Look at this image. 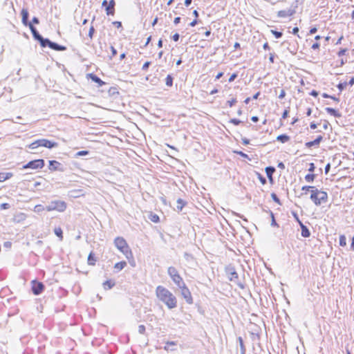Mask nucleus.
Masks as SVG:
<instances>
[{"label":"nucleus","instance_id":"f257e3e1","mask_svg":"<svg viewBox=\"0 0 354 354\" xmlns=\"http://www.w3.org/2000/svg\"><path fill=\"white\" fill-rule=\"evenodd\" d=\"M157 299L164 304L167 308L173 309L177 307L178 300L176 297L166 287L158 286L155 290Z\"/></svg>","mask_w":354,"mask_h":354},{"label":"nucleus","instance_id":"f03ea898","mask_svg":"<svg viewBox=\"0 0 354 354\" xmlns=\"http://www.w3.org/2000/svg\"><path fill=\"white\" fill-rule=\"evenodd\" d=\"M301 190L307 194L310 192V198L316 206H320L328 201V196L326 192L318 189L315 186H303Z\"/></svg>","mask_w":354,"mask_h":354},{"label":"nucleus","instance_id":"7ed1b4c3","mask_svg":"<svg viewBox=\"0 0 354 354\" xmlns=\"http://www.w3.org/2000/svg\"><path fill=\"white\" fill-rule=\"evenodd\" d=\"M114 244L127 259H133L132 251L123 237H116L114 240Z\"/></svg>","mask_w":354,"mask_h":354},{"label":"nucleus","instance_id":"20e7f679","mask_svg":"<svg viewBox=\"0 0 354 354\" xmlns=\"http://www.w3.org/2000/svg\"><path fill=\"white\" fill-rule=\"evenodd\" d=\"M58 144L56 142H53L47 139H39L30 143L28 145V148L30 149H35L39 147H43L48 149H52L57 147Z\"/></svg>","mask_w":354,"mask_h":354},{"label":"nucleus","instance_id":"39448f33","mask_svg":"<svg viewBox=\"0 0 354 354\" xmlns=\"http://www.w3.org/2000/svg\"><path fill=\"white\" fill-rule=\"evenodd\" d=\"M167 274L172 280V281L177 286H180L184 283L183 277L179 273V271L174 266H169L167 268Z\"/></svg>","mask_w":354,"mask_h":354},{"label":"nucleus","instance_id":"423d86ee","mask_svg":"<svg viewBox=\"0 0 354 354\" xmlns=\"http://www.w3.org/2000/svg\"><path fill=\"white\" fill-rule=\"evenodd\" d=\"M66 207V203L63 201H53L45 207V210L47 212L57 211L62 212L65 211Z\"/></svg>","mask_w":354,"mask_h":354},{"label":"nucleus","instance_id":"0eeeda50","mask_svg":"<svg viewBox=\"0 0 354 354\" xmlns=\"http://www.w3.org/2000/svg\"><path fill=\"white\" fill-rule=\"evenodd\" d=\"M178 287L180 290V294L182 297L185 299L186 302L189 304H192L194 301L193 297L189 289L186 286V284L184 283Z\"/></svg>","mask_w":354,"mask_h":354},{"label":"nucleus","instance_id":"6e6552de","mask_svg":"<svg viewBox=\"0 0 354 354\" xmlns=\"http://www.w3.org/2000/svg\"><path fill=\"white\" fill-rule=\"evenodd\" d=\"M44 167V160L43 159H37L28 162L27 164L23 166L24 169H41Z\"/></svg>","mask_w":354,"mask_h":354},{"label":"nucleus","instance_id":"1a4fd4ad","mask_svg":"<svg viewBox=\"0 0 354 354\" xmlns=\"http://www.w3.org/2000/svg\"><path fill=\"white\" fill-rule=\"evenodd\" d=\"M102 6L105 8L106 14L107 15L113 16L115 15V0H110L109 3L106 0H104Z\"/></svg>","mask_w":354,"mask_h":354},{"label":"nucleus","instance_id":"9d476101","mask_svg":"<svg viewBox=\"0 0 354 354\" xmlns=\"http://www.w3.org/2000/svg\"><path fill=\"white\" fill-rule=\"evenodd\" d=\"M31 288L34 295H38L44 290V286L41 282L33 280L31 282Z\"/></svg>","mask_w":354,"mask_h":354},{"label":"nucleus","instance_id":"9b49d317","mask_svg":"<svg viewBox=\"0 0 354 354\" xmlns=\"http://www.w3.org/2000/svg\"><path fill=\"white\" fill-rule=\"evenodd\" d=\"M295 13V10L294 9H286L282 10L277 12V17L279 18H288L292 17Z\"/></svg>","mask_w":354,"mask_h":354},{"label":"nucleus","instance_id":"f8f14e48","mask_svg":"<svg viewBox=\"0 0 354 354\" xmlns=\"http://www.w3.org/2000/svg\"><path fill=\"white\" fill-rule=\"evenodd\" d=\"M323 140V136L319 135L316 139L313 141L307 142L305 144V146L307 148H311L313 147H319L320 142Z\"/></svg>","mask_w":354,"mask_h":354},{"label":"nucleus","instance_id":"ddd939ff","mask_svg":"<svg viewBox=\"0 0 354 354\" xmlns=\"http://www.w3.org/2000/svg\"><path fill=\"white\" fill-rule=\"evenodd\" d=\"M87 77L91 79L93 82L97 83L99 86H102L105 84V82H103L100 77H98L97 75L89 73L87 75Z\"/></svg>","mask_w":354,"mask_h":354},{"label":"nucleus","instance_id":"4468645a","mask_svg":"<svg viewBox=\"0 0 354 354\" xmlns=\"http://www.w3.org/2000/svg\"><path fill=\"white\" fill-rule=\"evenodd\" d=\"M60 166H61V164L58 161H56V160H50L49 161L48 168L50 171L59 170Z\"/></svg>","mask_w":354,"mask_h":354},{"label":"nucleus","instance_id":"2eb2a0df","mask_svg":"<svg viewBox=\"0 0 354 354\" xmlns=\"http://www.w3.org/2000/svg\"><path fill=\"white\" fill-rule=\"evenodd\" d=\"M48 47L50 48L51 49H53L55 50H59V51L66 50V47L64 46H60V45H59L56 43L52 42V41H48Z\"/></svg>","mask_w":354,"mask_h":354},{"label":"nucleus","instance_id":"dca6fc26","mask_svg":"<svg viewBox=\"0 0 354 354\" xmlns=\"http://www.w3.org/2000/svg\"><path fill=\"white\" fill-rule=\"evenodd\" d=\"M28 26L32 33V35L34 36L35 39L38 40L39 41L42 39V37L38 33L36 28L32 26V24H29Z\"/></svg>","mask_w":354,"mask_h":354},{"label":"nucleus","instance_id":"f3484780","mask_svg":"<svg viewBox=\"0 0 354 354\" xmlns=\"http://www.w3.org/2000/svg\"><path fill=\"white\" fill-rule=\"evenodd\" d=\"M21 16H22V23L25 26H28L30 23L28 22V12L26 9L23 8L21 10Z\"/></svg>","mask_w":354,"mask_h":354},{"label":"nucleus","instance_id":"a211bd4d","mask_svg":"<svg viewBox=\"0 0 354 354\" xmlns=\"http://www.w3.org/2000/svg\"><path fill=\"white\" fill-rule=\"evenodd\" d=\"M12 176V174L10 172H0V183L4 182L5 180L10 179Z\"/></svg>","mask_w":354,"mask_h":354},{"label":"nucleus","instance_id":"6ab92c4d","mask_svg":"<svg viewBox=\"0 0 354 354\" xmlns=\"http://www.w3.org/2000/svg\"><path fill=\"white\" fill-rule=\"evenodd\" d=\"M102 286L104 290H109L115 286V282L113 280L109 279L105 281Z\"/></svg>","mask_w":354,"mask_h":354},{"label":"nucleus","instance_id":"aec40b11","mask_svg":"<svg viewBox=\"0 0 354 354\" xmlns=\"http://www.w3.org/2000/svg\"><path fill=\"white\" fill-rule=\"evenodd\" d=\"M290 140V136L286 134H281L277 137V140L281 143H286L288 142Z\"/></svg>","mask_w":354,"mask_h":354},{"label":"nucleus","instance_id":"412c9836","mask_svg":"<svg viewBox=\"0 0 354 354\" xmlns=\"http://www.w3.org/2000/svg\"><path fill=\"white\" fill-rule=\"evenodd\" d=\"M88 264L90 266H95L96 263V258L94 256V253L91 252L88 256Z\"/></svg>","mask_w":354,"mask_h":354},{"label":"nucleus","instance_id":"4be33fe9","mask_svg":"<svg viewBox=\"0 0 354 354\" xmlns=\"http://www.w3.org/2000/svg\"><path fill=\"white\" fill-rule=\"evenodd\" d=\"M149 218L150 219V221L154 223H158L160 222V217L158 215L153 213V212H150V214H149Z\"/></svg>","mask_w":354,"mask_h":354},{"label":"nucleus","instance_id":"5701e85b","mask_svg":"<svg viewBox=\"0 0 354 354\" xmlns=\"http://www.w3.org/2000/svg\"><path fill=\"white\" fill-rule=\"evenodd\" d=\"M300 224H301V236L304 237H309L310 235V231L308 230V229L306 227V226H305L301 223Z\"/></svg>","mask_w":354,"mask_h":354},{"label":"nucleus","instance_id":"b1692460","mask_svg":"<svg viewBox=\"0 0 354 354\" xmlns=\"http://www.w3.org/2000/svg\"><path fill=\"white\" fill-rule=\"evenodd\" d=\"M127 266V263L126 261H120V262H118L116 263L115 265H114V268L117 270V271H120V270H122L125 266Z\"/></svg>","mask_w":354,"mask_h":354},{"label":"nucleus","instance_id":"393cba45","mask_svg":"<svg viewBox=\"0 0 354 354\" xmlns=\"http://www.w3.org/2000/svg\"><path fill=\"white\" fill-rule=\"evenodd\" d=\"M326 111L328 113H329L331 115H333L335 117H340V114L339 113V112L333 108L327 107L326 108Z\"/></svg>","mask_w":354,"mask_h":354},{"label":"nucleus","instance_id":"a878e982","mask_svg":"<svg viewBox=\"0 0 354 354\" xmlns=\"http://www.w3.org/2000/svg\"><path fill=\"white\" fill-rule=\"evenodd\" d=\"M54 232H55V235L57 237H59L60 241L63 240V239H64L63 231L61 227H55L54 230Z\"/></svg>","mask_w":354,"mask_h":354},{"label":"nucleus","instance_id":"bb28decb","mask_svg":"<svg viewBox=\"0 0 354 354\" xmlns=\"http://www.w3.org/2000/svg\"><path fill=\"white\" fill-rule=\"evenodd\" d=\"M274 171H275V169L274 167H268L266 168V174L270 180H272V176L273 173L274 172Z\"/></svg>","mask_w":354,"mask_h":354},{"label":"nucleus","instance_id":"cd10ccee","mask_svg":"<svg viewBox=\"0 0 354 354\" xmlns=\"http://www.w3.org/2000/svg\"><path fill=\"white\" fill-rule=\"evenodd\" d=\"M177 203H178V205H177V209L179 210V211H181L183 209V208L186 205V202H185L183 199L181 198H178L177 200Z\"/></svg>","mask_w":354,"mask_h":354},{"label":"nucleus","instance_id":"c85d7f7f","mask_svg":"<svg viewBox=\"0 0 354 354\" xmlns=\"http://www.w3.org/2000/svg\"><path fill=\"white\" fill-rule=\"evenodd\" d=\"M165 84L167 86L171 87L173 85V77L171 75H168L165 78Z\"/></svg>","mask_w":354,"mask_h":354},{"label":"nucleus","instance_id":"c756f323","mask_svg":"<svg viewBox=\"0 0 354 354\" xmlns=\"http://www.w3.org/2000/svg\"><path fill=\"white\" fill-rule=\"evenodd\" d=\"M315 175L313 174H308L305 176V180L308 183L313 182L314 180H315Z\"/></svg>","mask_w":354,"mask_h":354},{"label":"nucleus","instance_id":"7c9ffc66","mask_svg":"<svg viewBox=\"0 0 354 354\" xmlns=\"http://www.w3.org/2000/svg\"><path fill=\"white\" fill-rule=\"evenodd\" d=\"M339 245L342 247H344L346 245V239L344 235L339 236Z\"/></svg>","mask_w":354,"mask_h":354},{"label":"nucleus","instance_id":"2f4dec72","mask_svg":"<svg viewBox=\"0 0 354 354\" xmlns=\"http://www.w3.org/2000/svg\"><path fill=\"white\" fill-rule=\"evenodd\" d=\"M236 98L232 97L230 100H228L227 102V104L228 105L229 107H232L236 103Z\"/></svg>","mask_w":354,"mask_h":354},{"label":"nucleus","instance_id":"473e14b6","mask_svg":"<svg viewBox=\"0 0 354 354\" xmlns=\"http://www.w3.org/2000/svg\"><path fill=\"white\" fill-rule=\"evenodd\" d=\"M271 33L277 38V39H279V38H281V36H282V32H279V31H277V30H271Z\"/></svg>","mask_w":354,"mask_h":354},{"label":"nucleus","instance_id":"72a5a7b5","mask_svg":"<svg viewBox=\"0 0 354 354\" xmlns=\"http://www.w3.org/2000/svg\"><path fill=\"white\" fill-rule=\"evenodd\" d=\"M320 48V44L318 41L315 42L311 46V49L313 50H319Z\"/></svg>","mask_w":354,"mask_h":354},{"label":"nucleus","instance_id":"f704fd0d","mask_svg":"<svg viewBox=\"0 0 354 354\" xmlns=\"http://www.w3.org/2000/svg\"><path fill=\"white\" fill-rule=\"evenodd\" d=\"M48 41H50L49 39H44L42 37V39L39 41L40 44H41V46L42 47H45L46 46H48Z\"/></svg>","mask_w":354,"mask_h":354},{"label":"nucleus","instance_id":"c9c22d12","mask_svg":"<svg viewBox=\"0 0 354 354\" xmlns=\"http://www.w3.org/2000/svg\"><path fill=\"white\" fill-rule=\"evenodd\" d=\"M347 48H342L340 49L338 52H337V55L338 57H342L343 55H344L346 52H347Z\"/></svg>","mask_w":354,"mask_h":354},{"label":"nucleus","instance_id":"e433bc0d","mask_svg":"<svg viewBox=\"0 0 354 354\" xmlns=\"http://www.w3.org/2000/svg\"><path fill=\"white\" fill-rule=\"evenodd\" d=\"M230 123L233 124L234 125H239L241 124V121L236 118H232L230 119L229 121Z\"/></svg>","mask_w":354,"mask_h":354},{"label":"nucleus","instance_id":"4c0bfd02","mask_svg":"<svg viewBox=\"0 0 354 354\" xmlns=\"http://www.w3.org/2000/svg\"><path fill=\"white\" fill-rule=\"evenodd\" d=\"M257 176H258V178L260 180V182L261 183V184L265 185L266 183V178L260 174H257Z\"/></svg>","mask_w":354,"mask_h":354},{"label":"nucleus","instance_id":"58836bf2","mask_svg":"<svg viewBox=\"0 0 354 354\" xmlns=\"http://www.w3.org/2000/svg\"><path fill=\"white\" fill-rule=\"evenodd\" d=\"M271 197L274 200V201H275L277 203H278L279 205L281 204L280 200L279 199V198L277 196V195L274 193H272L271 194Z\"/></svg>","mask_w":354,"mask_h":354},{"label":"nucleus","instance_id":"ea45409f","mask_svg":"<svg viewBox=\"0 0 354 354\" xmlns=\"http://www.w3.org/2000/svg\"><path fill=\"white\" fill-rule=\"evenodd\" d=\"M88 154V151H80L76 153V156H82Z\"/></svg>","mask_w":354,"mask_h":354},{"label":"nucleus","instance_id":"a19ab883","mask_svg":"<svg viewBox=\"0 0 354 354\" xmlns=\"http://www.w3.org/2000/svg\"><path fill=\"white\" fill-rule=\"evenodd\" d=\"M288 114H289V110L288 109H285L283 114H282V119H286L288 118Z\"/></svg>","mask_w":354,"mask_h":354},{"label":"nucleus","instance_id":"79ce46f5","mask_svg":"<svg viewBox=\"0 0 354 354\" xmlns=\"http://www.w3.org/2000/svg\"><path fill=\"white\" fill-rule=\"evenodd\" d=\"M10 207V205L8 203H2L1 205H0V208L1 209H8Z\"/></svg>","mask_w":354,"mask_h":354},{"label":"nucleus","instance_id":"37998d69","mask_svg":"<svg viewBox=\"0 0 354 354\" xmlns=\"http://www.w3.org/2000/svg\"><path fill=\"white\" fill-rule=\"evenodd\" d=\"M151 64V62H146L143 66H142V70L144 71H147L149 66V65Z\"/></svg>","mask_w":354,"mask_h":354},{"label":"nucleus","instance_id":"c03bdc74","mask_svg":"<svg viewBox=\"0 0 354 354\" xmlns=\"http://www.w3.org/2000/svg\"><path fill=\"white\" fill-rule=\"evenodd\" d=\"M34 209H35V212H39L40 210L45 209V208H44L41 205H37L35 206Z\"/></svg>","mask_w":354,"mask_h":354},{"label":"nucleus","instance_id":"a18cd8bd","mask_svg":"<svg viewBox=\"0 0 354 354\" xmlns=\"http://www.w3.org/2000/svg\"><path fill=\"white\" fill-rule=\"evenodd\" d=\"M138 331L140 333H144L145 331V326L144 325H140L138 326Z\"/></svg>","mask_w":354,"mask_h":354},{"label":"nucleus","instance_id":"49530a36","mask_svg":"<svg viewBox=\"0 0 354 354\" xmlns=\"http://www.w3.org/2000/svg\"><path fill=\"white\" fill-rule=\"evenodd\" d=\"M237 77V74L236 73H233L229 78V82H233Z\"/></svg>","mask_w":354,"mask_h":354},{"label":"nucleus","instance_id":"de8ad7c7","mask_svg":"<svg viewBox=\"0 0 354 354\" xmlns=\"http://www.w3.org/2000/svg\"><path fill=\"white\" fill-rule=\"evenodd\" d=\"M317 31V28L315 26L312 27V28H310V29L309 30V34L310 35L315 34Z\"/></svg>","mask_w":354,"mask_h":354},{"label":"nucleus","instance_id":"09e8293b","mask_svg":"<svg viewBox=\"0 0 354 354\" xmlns=\"http://www.w3.org/2000/svg\"><path fill=\"white\" fill-rule=\"evenodd\" d=\"M198 23V19H194L190 24L189 26L192 27H194Z\"/></svg>","mask_w":354,"mask_h":354},{"label":"nucleus","instance_id":"8fccbe9b","mask_svg":"<svg viewBox=\"0 0 354 354\" xmlns=\"http://www.w3.org/2000/svg\"><path fill=\"white\" fill-rule=\"evenodd\" d=\"M286 96V91L282 89L279 93V98L283 99Z\"/></svg>","mask_w":354,"mask_h":354},{"label":"nucleus","instance_id":"3c124183","mask_svg":"<svg viewBox=\"0 0 354 354\" xmlns=\"http://www.w3.org/2000/svg\"><path fill=\"white\" fill-rule=\"evenodd\" d=\"M172 39L174 41H178V39H179V34L178 33H175L173 36H172Z\"/></svg>","mask_w":354,"mask_h":354},{"label":"nucleus","instance_id":"603ef678","mask_svg":"<svg viewBox=\"0 0 354 354\" xmlns=\"http://www.w3.org/2000/svg\"><path fill=\"white\" fill-rule=\"evenodd\" d=\"M111 50L112 53V57H114L117 55V50L113 46H111Z\"/></svg>","mask_w":354,"mask_h":354},{"label":"nucleus","instance_id":"864d4df0","mask_svg":"<svg viewBox=\"0 0 354 354\" xmlns=\"http://www.w3.org/2000/svg\"><path fill=\"white\" fill-rule=\"evenodd\" d=\"M330 163H328L326 167H325V174H328L330 171Z\"/></svg>","mask_w":354,"mask_h":354},{"label":"nucleus","instance_id":"5fc2aeb1","mask_svg":"<svg viewBox=\"0 0 354 354\" xmlns=\"http://www.w3.org/2000/svg\"><path fill=\"white\" fill-rule=\"evenodd\" d=\"M113 24L118 28L122 27V23L120 21H113Z\"/></svg>","mask_w":354,"mask_h":354},{"label":"nucleus","instance_id":"6e6d98bb","mask_svg":"<svg viewBox=\"0 0 354 354\" xmlns=\"http://www.w3.org/2000/svg\"><path fill=\"white\" fill-rule=\"evenodd\" d=\"M315 167L314 163H310L308 170H309V171L313 172L315 170Z\"/></svg>","mask_w":354,"mask_h":354},{"label":"nucleus","instance_id":"4d7b16f0","mask_svg":"<svg viewBox=\"0 0 354 354\" xmlns=\"http://www.w3.org/2000/svg\"><path fill=\"white\" fill-rule=\"evenodd\" d=\"M180 21V17H177L176 18H174V24L177 25L178 24H179Z\"/></svg>","mask_w":354,"mask_h":354},{"label":"nucleus","instance_id":"13d9d810","mask_svg":"<svg viewBox=\"0 0 354 354\" xmlns=\"http://www.w3.org/2000/svg\"><path fill=\"white\" fill-rule=\"evenodd\" d=\"M343 39H344V36L342 35L339 37V39H337V41H336L335 44H336V45H339V44H341V42H342V40Z\"/></svg>","mask_w":354,"mask_h":354},{"label":"nucleus","instance_id":"bf43d9fd","mask_svg":"<svg viewBox=\"0 0 354 354\" xmlns=\"http://www.w3.org/2000/svg\"><path fill=\"white\" fill-rule=\"evenodd\" d=\"M234 153L240 155L242 157H244V158L247 157V155L245 153H244L243 152H242V151H234Z\"/></svg>","mask_w":354,"mask_h":354},{"label":"nucleus","instance_id":"052dcab7","mask_svg":"<svg viewBox=\"0 0 354 354\" xmlns=\"http://www.w3.org/2000/svg\"><path fill=\"white\" fill-rule=\"evenodd\" d=\"M298 32H299V28L298 27H295L293 29H292V33L294 35H298Z\"/></svg>","mask_w":354,"mask_h":354},{"label":"nucleus","instance_id":"680f3d73","mask_svg":"<svg viewBox=\"0 0 354 354\" xmlns=\"http://www.w3.org/2000/svg\"><path fill=\"white\" fill-rule=\"evenodd\" d=\"M263 48L265 49V50H270V46H269V44L268 42H266L263 46Z\"/></svg>","mask_w":354,"mask_h":354},{"label":"nucleus","instance_id":"e2e57ef3","mask_svg":"<svg viewBox=\"0 0 354 354\" xmlns=\"http://www.w3.org/2000/svg\"><path fill=\"white\" fill-rule=\"evenodd\" d=\"M310 95L314 96V97H317L318 95V93L315 91V90H313L311 92H310Z\"/></svg>","mask_w":354,"mask_h":354},{"label":"nucleus","instance_id":"0e129e2a","mask_svg":"<svg viewBox=\"0 0 354 354\" xmlns=\"http://www.w3.org/2000/svg\"><path fill=\"white\" fill-rule=\"evenodd\" d=\"M251 120L254 122H257L259 121V118L257 116H252Z\"/></svg>","mask_w":354,"mask_h":354},{"label":"nucleus","instance_id":"69168bd1","mask_svg":"<svg viewBox=\"0 0 354 354\" xmlns=\"http://www.w3.org/2000/svg\"><path fill=\"white\" fill-rule=\"evenodd\" d=\"M223 75V72H220L218 73L216 76V80H218L220 79L222 76Z\"/></svg>","mask_w":354,"mask_h":354},{"label":"nucleus","instance_id":"338daca9","mask_svg":"<svg viewBox=\"0 0 354 354\" xmlns=\"http://www.w3.org/2000/svg\"><path fill=\"white\" fill-rule=\"evenodd\" d=\"M32 23L37 24H39V19L37 17H33L32 19Z\"/></svg>","mask_w":354,"mask_h":354},{"label":"nucleus","instance_id":"774afa93","mask_svg":"<svg viewBox=\"0 0 354 354\" xmlns=\"http://www.w3.org/2000/svg\"><path fill=\"white\" fill-rule=\"evenodd\" d=\"M351 248L352 250L354 251V234H353V236L352 238V242H351Z\"/></svg>","mask_w":354,"mask_h":354}]
</instances>
